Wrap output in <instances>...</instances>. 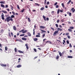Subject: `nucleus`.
<instances>
[{
    "label": "nucleus",
    "instance_id": "f257e3e1",
    "mask_svg": "<svg viewBox=\"0 0 75 75\" xmlns=\"http://www.w3.org/2000/svg\"><path fill=\"white\" fill-rule=\"evenodd\" d=\"M15 17V16L12 15L11 17L8 16V17H6V18H4V15L3 14V13H2V14L1 15V18H2V20H4V21L7 22H9V21H12V19L11 18H13Z\"/></svg>",
    "mask_w": 75,
    "mask_h": 75
},
{
    "label": "nucleus",
    "instance_id": "f03ea898",
    "mask_svg": "<svg viewBox=\"0 0 75 75\" xmlns=\"http://www.w3.org/2000/svg\"><path fill=\"white\" fill-rule=\"evenodd\" d=\"M0 6H1V7L3 8H7V7H8V6L7 5H5V6H4V5H3V4H1V5H0Z\"/></svg>",
    "mask_w": 75,
    "mask_h": 75
},
{
    "label": "nucleus",
    "instance_id": "7ed1b4c3",
    "mask_svg": "<svg viewBox=\"0 0 75 75\" xmlns=\"http://www.w3.org/2000/svg\"><path fill=\"white\" fill-rule=\"evenodd\" d=\"M42 18H43V20L45 21H49V18H45V17L44 16H42Z\"/></svg>",
    "mask_w": 75,
    "mask_h": 75
},
{
    "label": "nucleus",
    "instance_id": "20e7f679",
    "mask_svg": "<svg viewBox=\"0 0 75 75\" xmlns=\"http://www.w3.org/2000/svg\"><path fill=\"white\" fill-rule=\"evenodd\" d=\"M26 32H27V30H21L19 31V32H22V33L23 34L25 33H26Z\"/></svg>",
    "mask_w": 75,
    "mask_h": 75
},
{
    "label": "nucleus",
    "instance_id": "39448f33",
    "mask_svg": "<svg viewBox=\"0 0 75 75\" xmlns=\"http://www.w3.org/2000/svg\"><path fill=\"white\" fill-rule=\"evenodd\" d=\"M64 11V10H59V9L57 10V14L58 13H59V12H60V13H62V11Z\"/></svg>",
    "mask_w": 75,
    "mask_h": 75
},
{
    "label": "nucleus",
    "instance_id": "423d86ee",
    "mask_svg": "<svg viewBox=\"0 0 75 75\" xmlns=\"http://www.w3.org/2000/svg\"><path fill=\"white\" fill-rule=\"evenodd\" d=\"M0 65L1 66H2V67H6V66H7V65L2 64H0Z\"/></svg>",
    "mask_w": 75,
    "mask_h": 75
},
{
    "label": "nucleus",
    "instance_id": "0eeeda50",
    "mask_svg": "<svg viewBox=\"0 0 75 75\" xmlns=\"http://www.w3.org/2000/svg\"><path fill=\"white\" fill-rule=\"evenodd\" d=\"M71 11H72V12L74 13V11H75V9H74V8H71Z\"/></svg>",
    "mask_w": 75,
    "mask_h": 75
},
{
    "label": "nucleus",
    "instance_id": "6e6552de",
    "mask_svg": "<svg viewBox=\"0 0 75 75\" xmlns=\"http://www.w3.org/2000/svg\"><path fill=\"white\" fill-rule=\"evenodd\" d=\"M71 3V4H73V2L71 1V0H69V1H68V3H67V4H69V3Z\"/></svg>",
    "mask_w": 75,
    "mask_h": 75
},
{
    "label": "nucleus",
    "instance_id": "1a4fd4ad",
    "mask_svg": "<svg viewBox=\"0 0 75 75\" xmlns=\"http://www.w3.org/2000/svg\"><path fill=\"white\" fill-rule=\"evenodd\" d=\"M25 46L26 48V50H28V46L27 45V44H26L25 45Z\"/></svg>",
    "mask_w": 75,
    "mask_h": 75
},
{
    "label": "nucleus",
    "instance_id": "9d476101",
    "mask_svg": "<svg viewBox=\"0 0 75 75\" xmlns=\"http://www.w3.org/2000/svg\"><path fill=\"white\" fill-rule=\"evenodd\" d=\"M58 33V31H55V32H54V34H53V35L55 36L56 35H55V34H56V33Z\"/></svg>",
    "mask_w": 75,
    "mask_h": 75
},
{
    "label": "nucleus",
    "instance_id": "9b49d317",
    "mask_svg": "<svg viewBox=\"0 0 75 75\" xmlns=\"http://www.w3.org/2000/svg\"><path fill=\"white\" fill-rule=\"evenodd\" d=\"M33 40H34V41L36 42L38 41V39H37V38H33Z\"/></svg>",
    "mask_w": 75,
    "mask_h": 75
},
{
    "label": "nucleus",
    "instance_id": "f8f14e48",
    "mask_svg": "<svg viewBox=\"0 0 75 75\" xmlns=\"http://www.w3.org/2000/svg\"><path fill=\"white\" fill-rule=\"evenodd\" d=\"M21 40H23L24 41H26V38H21Z\"/></svg>",
    "mask_w": 75,
    "mask_h": 75
},
{
    "label": "nucleus",
    "instance_id": "ddd939ff",
    "mask_svg": "<svg viewBox=\"0 0 75 75\" xmlns=\"http://www.w3.org/2000/svg\"><path fill=\"white\" fill-rule=\"evenodd\" d=\"M33 35H35V29H33Z\"/></svg>",
    "mask_w": 75,
    "mask_h": 75
},
{
    "label": "nucleus",
    "instance_id": "4468645a",
    "mask_svg": "<svg viewBox=\"0 0 75 75\" xmlns=\"http://www.w3.org/2000/svg\"><path fill=\"white\" fill-rule=\"evenodd\" d=\"M39 28L42 29H44L45 28V27L43 26H39Z\"/></svg>",
    "mask_w": 75,
    "mask_h": 75
},
{
    "label": "nucleus",
    "instance_id": "2eb2a0df",
    "mask_svg": "<svg viewBox=\"0 0 75 75\" xmlns=\"http://www.w3.org/2000/svg\"><path fill=\"white\" fill-rule=\"evenodd\" d=\"M4 32V30L3 29L1 30V31H0V33H3V32Z\"/></svg>",
    "mask_w": 75,
    "mask_h": 75
},
{
    "label": "nucleus",
    "instance_id": "dca6fc26",
    "mask_svg": "<svg viewBox=\"0 0 75 75\" xmlns=\"http://www.w3.org/2000/svg\"><path fill=\"white\" fill-rule=\"evenodd\" d=\"M1 4H5V1H1V2H0Z\"/></svg>",
    "mask_w": 75,
    "mask_h": 75
},
{
    "label": "nucleus",
    "instance_id": "f3484780",
    "mask_svg": "<svg viewBox=\"0 0 75 75\" xmlns=\"http://www.w3.org/2000/svg\"><path fill=\"white\" fill-rule=\"evenodd\" d=\"M18 52L20 53H23V52H22V51L20 50H18Z\"/></svg>",
    "mask_w": 75,
    "mask_h": 75
},
{
    "label": "nucleus",
    "instance_id": "a211bd4d",
    "mask_svg": "<svg viewBox=\"0 0 75 75\" xmlns=\"http://www.w3.org/2000/svg\"><path fill=\"white\" fill-rule=\"evenodd\" d=\"M67 14H69V16H71V13H69V11L67 12Z\"/></svg>",
    "mask_w": 75,
    "mask_h": 75
},
{
    "label": "nucleus",
    "instance_id": "6ab92c4d",
    "mask_svg": "<svg viewBox=\"0 0 75 75\" xmlns=\"http://www.w3.org/2000/svg\"><path fill=\"white\" fill-rule=\"evenodd\" d=\"M62 30V29H61L59 28H57V31H61Z\"/></svg>",
    "mask_w": 75,
    "mask_h": 75
},
{
    "label": "nucleus",
    "instance_id": "aec40b11",
    "mask_svg": "<svg viewBox=\"0 0 75 75\" xmlns=\"http://www.w3.org/2000/svg\"><path fill=\"white\" fill-rule=\"evenodd\" d=\"M63 45H64V43H66V41H65L64 40H63Z\"/></svg>",
    "mask_w": 75,
    "mask_h": 75
},
{
    "label": "nucleus",
    "instance_id": "412c9836",
    "mask_svg": "<svg viewBox=\"0 0 75 75\" xmlns=\"http://www.w3.org/2000/svg\"><path fill=\"white\" fill-rule=\"evenodd\" d=\"M58 54H59V56L61 57V53L60 52H58Z\"/></svg>",
    "mask_w": 75,
    "mask_h": 75
},
{
    "label": "nucleus",
    "instance_id": "4be33fe9",
    "mask_svg": "<svg viewBox=\"0 0 75 75\" xmlns=\"http://www.w3.org/2000/svg\"><path fill=\"white\" fill-rule=\"evenodd\" d=\"M2 12H3V13H7V12H6V11H2Z\"/></svg>",
    "mask_w": 75,
    "mask_h": 75
},
{
    "label": "nucleus",
    "instance_id": "5701e85b",
    "mask_svg": "<svg viewBox=\"0 0 75 75\" xmlns=\"http://www.w3.org/2000/svg\"><path fill=\"white\" fill-rule=\"evenodd\" d=\"M21 67V65L19 64L17 65V68H20Z\"/></svg>",
    "mask_w": 75,
    "mask_h": 75
},
{
    "label": "nucleus",
    "instance_id": "b1692460",
    "mask_svg": "<svg viewBox=\"0 0 75 75\" xmlns=\"http://www.w3.org/2000/svg\"><path fill=\"white\" fill-rule=\"evenodd\" d=\"M13 28L14 29V30H16V26H13Z\"/></svg>",
    "mask_w": 75,
    "mask_h": 75
},
{
    "label": "nucleus",
    "instance_id": "393cba45",
    "mask_svg": "<svg viewBox=\"0 0 75 75\" xmlns=\"http://www.w3.org/2000/svg\"><path fill=\"white\" fill-rule=\"evenodd\" d=\"M11 34V35H12V36H13V34H12V33H8V35Z\"/></svg>",
    "mask_w": 75,
    "mask_h": 75
},
{
    "label": "nucleus",
    "instance_id": "a878e982",
    "mask_svg": "<svg viewBox=\"0 0 75 75\" xmlns=\"http://www.w3.org/2000/svg\"><path fill=\"white\" fill-rule=\"evenodd\" d=\"M69 29H72L74 28H73V27H69Z\"/></svg>",
    "mask_w": 75,
    "mask_h": 75
},
{
    "label": "nucleus",
    "instance_id": "bb28decb",
    "mask_svg": "<svg viewBox=\"0 0 75 75\" xmlns=\"http://www.w3.org/2000/svg\"><path fill=\"white\" fill-rule=\"evenodd\" d=\"M14 51H15V52H17V48H15Z\"/></svg>",
    "mask_w": 75,
    "mask_h": 75
},
{
    "label": "nucleus",
    "instance_id": "cd10ccee",
    "mask_svg": "<svg viewBox=\"0 0 75 75\" xmlns=\"http://www.w3.org/2000/svg\"><path fill=\"white\" fill-rule=\"evenodd\" d=\"M7 49H8V48H7V47H5V51H7Z\"/></svg>",
    "mask_w": 75,
    "mask_h": 75
},
{
    "label": "nucleus",
    "instance_id": "c85d7f7f",
    "mask_svg": "<svg viewBox=\"0 0 75 75\" xmlns=\"http://www.w3.org/2000/svg\"><path fill=\"white\" fill-rule=\"evenodd\" d=\"M35 5H36V6H39V4H38L35 3Z\"/></svg>",
    "mask_w": 75,
    "mask_h": 75
},
{
    "label": "nucleus",
    "instance_id": "c756f323",
    "mask_svg": "<svg viewBox=\"0 0 75 75\" xmlns=\"http://www.w3.org/2000/svg\"><path fill=\"white\" fill-rule=\"evenodd\" d=\"M67 58H72V56H68V57H67Z\"/></svg>",
    "mask_w": 75,
    "mask_h": 75
},
{
    "label": "nucleus",
    "instance_id": "7c9ffc66",
    "mask_svg": "<svg viewBox=\"0 0 75 75\" xmlns=\"http://www.w3.org/2000/svg\"><path fill=\"white\" fill-rule=\"evenodd\" d=\"M59 58V57L58 56V55H56V59H58Z\"/></svg>",
    "mask_w": 75,
    "mask_h": 75
},
{
    "label": "nucleus",
    "instance_id": "2f4dec72",
    "mask_svg": "<svg viewBox=\"0 0 75 75\" xmlns=\"http://www.w3.org/2000/svg\"><path fill=\"white\" fill-rule=\"evenodd\" d=\"M28 19V21H29V22H30V19Z\"/></svg>",
    "mask_w": 75,
    "mask_h": 75
},
{
    "label": "nucleus",
    "instance_id": "473e14b6",
    "mask_svg": "<svg viewBox=\"0 0 75 75\" xmlns=\"http://www.w3.org/2000/svg\"><path fill=\"white\" fill-rule=\"evenodd\" d=\"M44 9V8L43 7H41V8H40V10H43V9Z\"/></svg>",
    "mask_w": 75,
    "mask_h": 75
},
{
    "label": "nucleus",
    "instance_id": "72a5a7b5",
    "mask_svg": "<svg viewBox=\"0 0 75 75\" xmlns=\"http://www.w3.org/2000/svg\"><path fill=\"white\" fill-rule=\"evenodd\" d=\"M68 31H69V32H72V30H71L70 29H68Z\"/></svg>",
    "mask_w": 75,
    "mask_h": 75
},
{
    "label": "nucleus",
    "instance_id": "f704fd0d",
    "mask_svg": "<svg viewBox=\"0 0 75 75\" xmlns=\"http://www.w3.org/2000/svg\"><path fill=\"white\" fill-rule=\"evenodd\" d=\"M35 37H40V35H36V36H35Z\"/></svg>",
    "mask_w": 75,
    "mask_h": 75
},
{
    "label": "nucleus",
    "instance_id": "c9c22d12",
    "mask_svg": "<svg viewBox=\"0 0 75 75\" xmlns=\"http://www.w3.org/2000/svg\"><path fill=\"white\" fill-rule=\"evenodd\" d=\"M28 35H29V36H30V33H28Z\"/></svg>",
    "mask_w": 75,
    "mask_h": 75
},
{
    "label": "nucleus",
    "instance_id": "e433bc0d",
    "mask_svg": "<svg viewBox=\"0 0 75 75\" xmlns=\"http://www.w3.org/2000/svg\"><path fill=\"white\" fill-rule=\"evenodd\" d=\"M17 8L18 9H20V8H19V5H17Z\"/></svg>",
    "mask_w": 75,
    "mask_h": 75
},
{
    "label": "nucleus",
    "instance_id": "4c0bfd02",
    "mask_svg": "<svg viewBox=\"0 0 75 75\" xmlns=\"http://www.w3.org/2000/svg\"><path fill=\"white\" fill-rule=\"evenodd\" d=\"M23 36H24V34L20 35V36L21 37Z\"/></svg>",
    "mask_w": 75,
    "mask_h": 75
},
{
    "label": "nucleus",
    "instance_id": "58836bf2",
    "mask_svg": "<svg viewBox=\"0 0 75 75\" xmlns=\"http://www.w3.org/2000/svg\"><path fill=\"white\" fill-rule=\"evenodd\" d=\"M23 11H24V9H23L22 10H21V13H23Z\"/></svg>",
    "mask_w": 75,
    "mask_h": 75
},
{
    "label": "nucleus",
    "instance_id": "ea45409f",
    "mask_svg": "<svg viewBox=\"0 0 75 75\" xmlns=\"http://www.w3.org/2000/svg\"><path fill=\"white\" fill-rule=\"evenodd\" d=\"M69 47H70V48L72 47V46L71 45V44H69Z\"/></svg>",
    "mask_w": 75,
    "mask_h": 75
},
{
    "label": "nucleus",
    "instance_id": "a19ab883",
    "mask_svg": "<svg viewBox=\"0 0 75 75\" xmlns=\"http://www.w3.org/2000/svg\"><path fill=\"white\" fill-rule=\"evenodd\" d=\"M55 26H56V27H58V25L57 24H55Z\"/></svg>",
    "mask_w": 75,
    "mask_h": 75
},
{
    "label": "nucleus",
    "instance_id": "79ce46f5",
    "mask_svg": "<svg viewBox=\"0 0 75 75\" xmlns=\"http://www.w3.org/2000/svg\"><path fill=\"white\" fill-rule=\"evenodd\" d=\"M33 50H34V51H35V52H37V50H36V49H34Z\"/></svg>",
    "mask_w": 75,
    "mask_h": 75
},
{
    "label": "nucleus",
    "instance_id": "37998d69",
    "mask_svg": "<svg viewBox=\"0 0 75 75\" xmlns=\"http://www.w3.org/2000/svg\"><path fill=\"white\" fill-rule=\"evenodd\" d=\"M12 13H13V15H15V14H16V13H15V12H13V11H12Z\"/></svg>",
    "mask_w": 75,
    "mask_h": 75
},
{
    "label": "nucleus",
    "instance_id": "c03bdc74",
    "mask_svg": "<svg viewBox=\"0 0 75 75\" xmlns=\"http://www.w3.org/2000/svg\"><path fill=\"white\" fill-rule=\"evenodd\" d=\"M65 34L66 35H69V33H65Z\"/></svg>",
    "mask_w": 75,
    "mask_h": 75
},
{
    "label": "nucleus",
    "instance_id": "a18cd8bd",
    "mask_svg": "<svg viewBox=\"0 0 75 75\" xmlns=\"http://www.w3.org/2000/svg\"><path fill=\"white\" fill-rule=\"evenodd\" d=\"M47 42H50V44H51V41H47L46 42V43Z\"/></svg>",
    "mask_w": 75,
    "mask_h": 75
},
{
    "label": "nucleus",
    "instance_id": "49530a36",
    "mask_svg": "<svg viewBox=\"0 0 75 75\" xmlns=\"http://www.w3.org/2000/svg\"><path fill=\"white\" fill-rule=\"evenodd\" d=\"M56 5H57V2H55L54 4V6H56Z\"/></svg>",
    "mask_w": 75,
    "mask_h": 75
},
{
    "label": "nucleus",
    "instance_id": "de8ad7c7",
    "mask_svg": "<svg viewBox=\"0 0 75 75\" xmlns=\"http://www.w3.org/2000/svg\"><path fill=\"white\" fill-rule=\"evenodd\" d=\"M46 2H47V0H45V3H45H45Z\"/></svg>",
    "mask_w": 75,
    "mask_h": 75
},
{
    "label": "nucleus",
    "instance_id": "09e8293b",
    "mask_svg": "<svg viewBox=\"0 0 75 75\" xmlns=\"http://www.w3.org/2000/svg\"><path fill=\"white\" fill-rule=\"evenodd\" d=\"M46 3H47V4H50V2L48 1V2H46Z\"/></svg>",
    "mask_w": 75,
    "mask_h": 75
},
{
    "label": "nucleus",
    "instance_id": "8fccbe9b",
    "mask_svg": "<svg viewBox=\"0 0 75 75\" xmlns=\"http://www.w3.org/2000/svg\"><path fill=\"white\" fill-rule=\"evenodd\" d=\"M25 19H29V18H27V16H25Z\"/></svg>",
    "mask_w": 75,
    "mask_h": 75
},
{
    "label": "nucleus",
    "instance_id": "3c124183",
    "mask_svg": "<svg viewBox=\"0 0 75 75\" xmlns=\"http://www.w3.org/2000/svg\"><path fill=\"white\" fill-rule=\"evenodd\" d=\"M62 6H63V7H64V4L63 3H62Z\"/></svg>",
    "mask_w": 75,
    "mask_h": 75
},
{
    "label": "nucleus",
    "instance_id": "603ef678",
    "mask_svg": "<svg viewBox=\"0 0 75 75\" xmlns=\"http://www.w3.org/2000/svg\"><path fill=\"white\" fill-rule=\"evenodd\" d=\"M66 42L67 43V44H69V41H67Z\"/></svg>",
    "mask_w": 75,
    "mask_h": 75
},
{
    "label": "nucleus",
    "instance_id": "864d4df0",
    "mask_svg": "<svg viewBox=\"0 0 75 75\" xmlns=\"http://www.w3.org/2000/svg\"><path fill=\"white\" fill-rule=\"evenodd\" d=\"M11 36H11V35H10V34H9L8 35V36L9 37H10Z\"/></svg>",
    "mask_w": 75,
    "mask_h": 75
},
{
    "label": "nucleus",
    "instance_id": "5fc2aeb1",
    "mask_svg": "<svg viewBox=\"0 0 75 75\" xmlns=\"http://www.w3.org/2000/svg\"><path fill=\"white\" fill-rule=\"evenodd\" d=\"M41 32L43 33H45V31H43V30H41Z\"/></svg>",
    "mask_w": 75,
    "mask_h": 75
},
{
    "label": "nucleus",
    "instance_id": "6e6d98bb",
    "mask_svg": "<svg viewBox=\"0 0 75 75\" xmlns=\"http://www.w3.org/2000/svg\"><path fill=\"white\" fill-rule=\"evenodd\" d=\"M51 29H52V30H53V31H54V28H52V27H51Z\"/></svg>",
    "mask_w": 75,
    "mask_h": 75
},
{
    "label": "nucleus",
    "instance_id": "4d7b16f0",
    "mask_svg": "<svg viewBox=\"0 0 75 75\" xmlns=\"http://www.w3.org/2000/svg\"><path fill=\"white\" fill-rule=\"evenodd\" d=\"M53 13H54V11H52L51 12V14H53Z\"/></svg>",
    "mask_w": 75,
    "mask_h": 75
},
{
    "label": "nucleus",
    "instance_id": "13d9d810",
    "mask_svg": "<svg viewBox=\"0 0 75 75\" xmlns=\"http://www.w3.org/2000/svg\"><path fill=\"white\" fill-rule=\"evenodd\" d=\"M56 22L57 23L59 22V20H57V21H56Z\"/></svg>",
    "mask_w": 75,
    "mask_h": 75
},
{
    "label": "nucleus",
    "instance_id": "bf43d9fd",
    "mask_svg": "<svg viewBox=\"0 0 75 75\" xmlns=\"http://www.w3.org/2000/svg\"><path fill=\"white\" fill-rule=\"evenodd\" d=\"M44 35H45V34H43V35H42V38L44 37Z\"/></svg>",
    "mask_w": 75,
    "mask_h": 75
},
{
    "label": "nucleus",
    "instance_id": "052dcab7",
    "mask_svg": "<svg viewBox=\"0 0 75 75\" xmlns=\"http://www.w3.org/2000/svg\"><path fill=\"white\" fill-rule=\"evenodd\" d=\"M55 6H56V8H58V5H55Z\"/></svg>",
    "mask_w": 75,
    "mask_h": 75
},
{
    "label": "nucleus",
    "instance_id": "680f3d73",
    "mask_svg": "<svg viewBox=\"0 0 75 75\" xmlns=\"http://www.w3.org/2000/svg\"><path fill=\"white\" fill-rule=\"evenodd\" d=\"M67 38H70V36H67Z\"/></svg>",
    "mask_w": 75,
    "mask_h": 75
},
{
    "label": "nucleus",
    "instance_id": "e2e57ef3",
    "mask_svg": "<svg viewBox=\"0 0 75 75\" xmlns=\"http://www.w3.org/2000/svg\"><path fill=\"white\" fill-rule=\"evenodd\" d=\"M37 49H38V50H41V49L40 48H38Z\"/></svg>",
    "mask_w": 75,
    "mask_h": 75
},
{
    "label": "nucleus",
    "instance_id": "0e129e2a",
    "mask_svg": "<svg viewBox=\"0 0 75 75\" xmlns=\"http://www.w3.org/2000/svg\"><path fill=\"white\" fill-rule=\"evenodd\" d=\"M15 15L18 16V13H16V14H15Z\"/></svg>",
    "mask_w": 75,
    "mask_h": 75
},
{
    "label": "nucleus",
    "instance_id": "69168bd1",
    "mask_svg": "<svg viewBox=\"0 0 75 75\" xmlns=\"http://www.w3.org/2000/svg\"><path fill=\"white\" fill-rule=\"evenodd\" d=\"M56 41H58V42H60V41H59V40H56Z\"/></svg>",
    "mask_w": 75,
    "mask_h": 75
},
{
    "label": "nucleus",
    "instance_id": "338daca9",
    "mask_svg": "<svg viewBox=\"0 0 75 75\" xmlns=\"http://www.w3.org/2000/svg\"><path fill=\"white\" fill-rule=\"evenodd\" d=\"M71 24V23L70 22H68V24Z\"/></svg>",
    "mask_w": 75,
    "mask_h": 75
},
{
    "label": "nucleus",
    "instance_id": "774afa93",
    "mask_svg": "<svg viewBox=\"0 0 75 75\" xmlns=\"http://www.w3.org/2000/svg\"><path fill=\"white\" fill-rule=\"evenodd\" d=\"M24 37H27V35L24 36H23Z\"/></svg>",
    "mask_w": 75,
    "mask_h": 75
}]
</instances>
